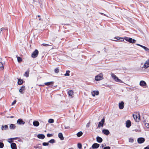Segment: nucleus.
<instances>
[{
    "mask_svg": "<svg viewBox=\"0 0 149 149\" xmlns=\"http://www.w3.org/2000/svg\"><path fill=\"white\" fill-rule=\"evenodd\" d=\"M119 108L120 109H122L124 108V102H121L119 104Z\"/></svg>",
    "mask_w": 149,
    "mask_h": 149,
    "instance_id": "18",
    "label": "nucleus"
},
{
    "mask_svg": "<svg viewBox=\"0 0 149 149\" xmlns=\"http://www.w3.org/2000/svg\"><path fill=\"white\" fill-rule=\"evenodd\" d=\"M55 72L56 73H58L59 72V70L58 68H56L55 69Z\"/></svg>",
    "mask_w": 149,
    "mask_h": 149,
    "instance_id": "40",
    "label": "nucleus"
},
{
    "mask_svg": "<svg viewBox=\"0 0 149 149\" xmlns=\"http://www.w3.org/2000/svg\"><path fill=\"white\" fill-rule=\"evenodd\" d=\"M104 122V118H103L102 119V120L100 121L99 122L97 128H100L101 127H102L103 126V125Z\"/></svg>",
    "mask_w": 149,
    "mask_h": 149,
    "instance_id": "5",
    "label": "nucleus"
},
{
    "mask_svg": "<svg viewBox=\"0 0 149 149\" xmlns=\"http://www.w3.org/2000/svg\"><path fill=\"white\" fill-rule=\"evenodd\" d=\"M147 61L149 62V58L147 60Z\"/></svg>",
    "mask_w": 149,
    "mask_h": 149,
    "instance_id": "56",
    "label": "nucleus"
},
{
    "mask_svg": "<svg viewBox=\"0 0 149 149\" xmlns=\"http://www.w3.org/2000/svg\"><path fill=\"white\" fill-rule=\"evenodd\" d=\"M73 92L72 91H69L68 92V94L69 96H72L73 95Z\"/></svg>",
    "mask_w": 149,
    "mask_h": 149,
    "instance_id": "30",
    "label": "nucleus"
},
{
    "mask_svg": "<svg viewBox=\"0 0 149 149\" xmlns=\"http://www.w3.org/2000/svg\"><path fill=\"white\" fill-rule=\"evenodd\" d=\"M11 148L12 149H17V146L15 143H13L11 144Z\"/></svg>",
    "mask_w": 149,
    "mask_h": 149,
    "instance_id": "14",
    "label": "nucleus"
},
{
    "mask_svg": "<svg viewBox=\"0 0 149 149\" xmlns=\"http://www.w3.org/2000/svg\"><path fill=\"white\" fill-rule=\"evenodd\" d=\"M38 17H40V15H38Z\"/></svg>",
    "mask_w": 149,
    "mask_h": 149,
    "instance_id": "58",
    "label": "nucleus"
},
{
    "mask_svg": "<svg viewBox=\"0 0 149 149\" xmlns=\"http://www.w3.org/2000/svg\"><path fill=\"white\" fill-rule=\"evenodd\" d=\"M125 39L127 41H128L129 42L134 43H135L136 42V40L132 39V38L126 37L125 38Z\"/></svg>",
    "mask_w": 149,
    "mask_h": 149,
    "instance_id": "4",
    "label": "nucleus"
},
{
    "mask_svg": "<svg viewBox=\"0 0 149 149\" xmlns=\"http://www.w3.org/2000/svg\"><path fill=\"white\" fill-rule=\"evenodd\" d=\"M126 126L127 127H129L131 125V122L130 120H127L126 121Z\"/></svg>",
    "mask_w": 149,
    "mask_h": 149,
    "instance_id": "15",
    "label": "nucleus"
},
{
    "mask_svg": "<svg viewBox=\"0 0 149 149\" xmlns=\"http://www.w3.org/2000/svg\"><path fill=\"white\" fill-rule=\"evenodd\" d=\"M42 45L43 46H49V45H49L47 44H45V43H43L42 44Z\"/></svg>",
    "mask_w": 149,
    "mask_h": 149,
    "instance_id": "43",
    "label": "nucleus"
},
{
    "mask_svg": "<svg viewBox=\"0 0 149 149\" xmlns=\"http://www.w3.org/2000/svg\"><path fill=\"white\" fill-rule=\"evenodd\" d=\"M70 128V127L69 126H67V127H65V129H68Z\"/></svg>",
    "mask_w": 149,
    "mask_h": 149,
    "instance_id": "47",
    "label": "nucleus"
},
{
    "mask_svg": "<svg viewBox=\"0 0 149 149\" xmlns=\"http://www.w3.org/2000/svg\"><path fill=\"white\" fill-rule=\"evenodd\" d=\"M102 132L106 135H108L110 133L109 131L107 129H104L102 130Z\"/></svg>",
    "mask_w": 149,
    "mask_h": 149,
    "instance_id": "11",
    "label": "nucleus"
},
{
    "mask_svg": "<svg viewBox=\"0 0 149 149\" xmlns=\"http://www.w3.org/2000/svg\"><path fill=\"white\" fill-rule=\"evenodd\" d=\"M47 136L48 137H50L53 136V135L52 134H47Z\"/></svg>",
    "mask_w": 149,
    "mask_h": 149,
    "instance_id": "42",
    "label": "nucleus"
},
{
    "mask_svg": "<svg viewBox=\"0 0 149 149\" xmlns=\"http://www.w3.org/2000/svg\"><path fill=\"white\" fill-rule=\"evenodd\" d=\"M141 47H142V48H143L144 47V46L141 45L140 46Z\"/></svg>",
    "mask_w": 149,
    "mask_h": 149,
    "instance_id": "52",
    "label": "nucleus"
},
{
    "mask_svg": "<svg viewBox=\"0 0 149 149\" xmlns=\"http://www.w3.org/2000/svg\"><path fill=\"white\" fill-rule=\"evenodd\" d=\"M29 70L28 69L26 71L24 74V76L26 77H29Z\"/></svg>",
    "mask_w": 149,
    "mask_h": 149,
    "instance_id": "24",
    "label": "nucleus"
},
{
    "mask_svg": "<svg viewBox=\"0 0 149 149\" xmlns=\"http://www.w3.org/2000/svg\"><path fill=\"white\" fill-rule=\"evenodd\" d=\"M90 122H89L86 125V127H89V126H90Z\"/></svg>",
    "mask_w": 149,
    "mask_h": 149,
    "instance_id": "46",
    "label": "nucleus"
},
{
    "mask_svg": "<svg viewBox=\"0 0 149 149\" xmlns=\"http://www.w3.org/2000/svg\"><path fill=\"white\" fill-rule=\"evenodd\" d=\"M129 141L130 142L133 143L134 141V140L133 139L130 138L129 139Z\"/></svg>",
    "mask_w": 149,
    "mask_h": 149,
    "instance_id": "38",
    "label": "nucleus"
},
{
    "mask_svg": "<svg viewBox=\"0 0 149 149\" xmlns=\"http://www.w3.org/2000/svg\"><path fill=\"white\" fill-rule=\"evenodd\" d=\"M91 94L93 96L95 97V95H98L99 92L98 91H93L91 92Z\"/></svg>",
    "mask_w": 149,
    "mask_h": 149,
    "instance_id": "10",
    "label": "nucleus"
},
{
    "mask_svg": "<svg viewBox=\"0 0 149 149\" xmlns=\"http://www.w3.org/2000/svg\"><path fill=\"white\" fill-rule=\"evenodd\" d=\"M102 147H103L104 146L103 145V144H102Z\"/></svg>",
    "mask_w": 149,
    "mask_h": 149,
    "instance_id": "60",
    "label": "nucleus"
},
{
    "mask_svg": "<svg viewBox=\"0 0 149 149\" xmlns=\"http://www.w3.org/2000/svg\"><path fill=\"white\" fill-rule=\"evenodd\" d=\"M58 136L61 140H64V138L63 136V134L61 133H59L58 134Z\"/></svg>",
    "mask_w": 149,
    "mask_h": 149,
    "instance_id": "20",
    "label": "nucleus"
},
{
    "mask_svg": "<svg viewBox=\"0 0 149 149\" xmlns=\"http://www.w3.org/2000/svg\"><path fill=\"white\" fill-rule=\"evenodd\" d=\"M54 120L52 119H50L48 120V122L49 123H53L54 122Z\"/></svg>",
    "mask_w": 149,
    "mask_h": 149,
    "instance_id": "31",
    "label": "nucleus"
},
{
    "mask_svg": "<svg viewBox=\"0 0 149 149\" xmlns=\"http://www.w3.org/2000/svg\"><path fill=\"white\" fill-rule=\"evenodd\" d=\"M139 84L140 86H146V82L143 81H141Z\"/></svg>",
    "mask_w": 149,
    "mask_h": 149,
    "instance_id": "19",
    "label": "nucleus"
},
{
    "mask_svg": "<svg viewBox=\"0 0 149 149\" xmlns=\"http://www.w3.org/2000/svg\"><path fill=\"white\" fill-rule=\"evenodd\" d=\"M42 145L43 146H48L49 145L48 143L44 142L42 143Z\"/></svg>",
    "mask_w": 149,
    "mask_h": 149,
    "instance_id": "39",
    "label": "nucleus"
},
{
    "mask_svg": "<svg viewBox=\"0 0 149 149\" xmlns=\"http://www.w3.org/2000/svg\"><path fill=\"white\" fill-rule=\"evenodd\" d=\"M141 47H142V48H143L144 47V46L141 45L140 46Z\"/></svg>",
    "mask_w": 149,
    "mask_h": 149,
    "instance_id": "51",
    "label": "nucleus"
},
{
    "mask_svg": "<svg viewBox=\"0 0 149 149\" xmlns=\"http://www.w3.org/2000/svg\"><path fill=\"white\" fill-rule=\"evenodd\" d=\"M25 90V86H22L21 87V88L19 90V92L21 94H23L24 92L23 91Z\"/></svg>",
    "mask_w": 149,
    "mask_h": 149,
    "instance_id": "16",
    "label": "nucleus"
},
{
    "mask_svg": "<svg viewBox=\"0 0 149 149\" xmlns=\"http://www.w3.org/2000/svg\"><path fill=\"white\" fill-rule=\"evenodd\" d=\"M149 67V62L146 61L144 64L143 67L145 69H146Z\"/></svg>",
    "mask_w": 149,
    "mask_h": 149,
    "instance_id": "9",
    "label": "nucleus"
},
{
    "mask_svg": "<svg viewBox=\"0 0 149 149\" xmlns=\"http://www.w3.org/2000/svg\"><path fill=\"white\" fill-rule=\"evenodd\" d=\"M111 76L113 79L116 82H118L123 83V82L120 79H119L118 77L116 76L113 73H111Z\"/></svg>",
    "mask_w": 149,
    "mask_h": 149,
    "instance_id": "1",
    "label": "nucleus"
},
{
    "mask_svg": "<svg viewBox=\"0 0 149 149\" xmlns=\"http://www.w3.org/2000/svg\"><path fill=\"white\" fill-rule=\"evenodd\" d=\"M35 1H35V0H33V3H34Z\"/></svg>",
    "mask_w": 149,
    "mask_h": 149,
    "instance_id": "57",
    "label": "nucleus"
},
{
    "mask_svg": "<svg viewBox=\"0 0 149 149\" xmlns=\"http://www.w3.org/2000/svg\"><path fill=\"white\" fill-rule=\"evenodd\" d=\"M8 129V126L7 125H2L1 127V130L2 131L7 130Z\"/></svg>",
    "mask_w": 149,
    "mask_h": 149,
    "instance_id": "17",
    "label": "nucleus"
},
{
    "mask_svg": "<svg viewBox=\"0 0 149 149\" xmlns=\"http://www.w3.org/2000/svg\"><path fill=\"white\" fill-rule=\"evenodd\" d=\"M49 142L52 143H53L55 142V141L54 139H52L49 141Z\"/></svg>",
    "mask_w": 149,
    "mask_h": 149,
    "instance_id": "33",
    "label": "nucleus"
},
{
    "mask_svg": "<svg viewBox=\"0 0 149 149\" xmlns=\"http://www.w3.org/2000/svg\"><path fill=\"white\" fill-rule=\"evenodd\" d=\"M0 68L2 70L3 69V65L1 62H0Z\"/></svg>",
    "mask_w": 149,
    "mask_h": 149,
    "instance_id": "34",
    "label": "nucleus"
},
{
    "mask_svg": "<svg viewBox=\"0 0 149 149\" xmlns=\"http://www.w3.org/2000/svg\"><path fill=\"white\" fill-rule=\"evenodd\" d=\"M16 102V100H15L13 101V102L12 103V105H13L15 104Z\"/></svg>",
    "mask_w": 149,
    "mask_h": 149,
    "instance_id": "45",
    "label": "nucleus"
},
{
    "mask_svg": "<svg viewBox=\"0 0 149 149\" xmlns=\"http://www.w3.org/2000/svg\"><path fill=\"white\" fill-rule=\"evenodd\" d=\"M8 29L7 28H2L0 29V34L1 33L2 31H3L4 30H7Z\"/></svg>",
    "mask_w": 149,
    "mask_h": 149,
    "instance_id": "27",
    "label": "nucleus"
},
{
    "mask_svg": "<svg viewBox=\"0 0 149 149\" xmlns=\"http://www.w3.org/2000/svg\"><path fill=\"white\" fill-rule=\"evenodd\" d=\"M97 141L98 143H101L102 141V139L99 136H97Z\"/></svg>",
    "mask_w": 149,
    "mask_h": 149,
    "instance_id": "23",
    "label": "nucleus"
},
{
    "mask_svg": "<svg viewBox=\"0 0 149 149\" xmlns=\"http://www.w3.org/2000/svg\"><path fill=\"white\" fill-rule=\"evenodd\" d=\"M16 127V126L13 124H11L9 126L10 128L11 129H14Z\"/></svg>",
    "mask_w": 149,
    "mask_h": 149,
    "instance_id": "25",
    "label": "nucleus"
},
{
    "mask_svg": "<svg viewBox=\"0 0 149 149\" xmlns=\"http://www.w3.org/2000/svg\"><path fill=\"white\" fill-rule=\"evenodd\" d=\"M117 39L118 40H119V39H120V38L119 37H117Z\"/></svg>",
    "mask_w": 149,
    "mask_h": 149,
    "instance_id": "53",
    "label": "nucleus"
},
{
    "mask_svg": "<svg viewBox=\"0 0 149 149\" xmlns=\"http://www.w3.org/2000/svg\"><path fill=\"white\" fill-rule=\"evenodd\" d=\"M70 71L69 70L66 71V73L64 74V76H69L70 75Z\"/></svg>",
    "mask_w": 149,
    "mask_h": 149,
    "instance_id": "28",
    "label": "nucleus"
},
{
    "mask_svg": "<svg viewBox=\"0 0 149 149\" xmlns=\"http://www.w3.org/2000/svg\"><path fill=\"white\" fill-rule=\"evenodd\" d=\"M146 126L148 127V128H149V123H148L147 124V126Z\"/></svg>",
    "mask_w": 149,
    "mask_h": 149,
    "instance_id": "50",
    "label": "nucleus"
},
{
    "mask_svg": "<svg viewBox=\"0 0 149 149\" xmlns=\"http://www.w3.org/2000/svg\"><path fill=\"white\" fill-rule=\"evenodd\" d=\"M54 82L51 81L49 82H47L45 83V84L46 86H49V85H52V86L54 84Z\"/></svg>",
    "mask_w": 149,
    "mask_h": 149,
    "instance_id": "22",
    "label": "nucleus"
},
{
    "mask_svg": "<svg viewBox=\"0 0 149 149\" xmlns=\"http://www.w3.org/2000/svg\"><path fill=\"white\" fill-rule=\"evenodd\" d=\"M41 18H39V20H41Z\"/></svg>",
    "mask_w": 149,
    "mask_h": 149,
    "instance_id": "61",
    "label": "nucleus"
},
{
    "mask_svg": "<svg viewBox=\"0 0 149 149\" xmlns=\"http://www.w3.org/2000/svg\"><path fill=\"white\" fill-rule=\"evenodd\" d=\"M83 134V133L81 132H79L77 134V135L78 137H80Z\"/></svg>",
    "mask_w": 149,
    "mask_h": 149,
    "instance_id": "29",
    "label": "nucleus"
},
{
    "mask_svg": "<svg viewBox=\"0 0 149 149\" xmlns=\"http://www.w3.org/2000/svg\"><path fill=\"white\" fill-rule=\"evenodd\" d=\"M146 51H147L148 52H149V49L148 48H147V47H144L143 48Z\"/></svg>",
    "mask_w": 149,
    "mask_h": 149,
    "instance_id": "41",
    "label": "nucleus"
},
{
    "mask_svg": "<svg viewBox=\"0 0 149 149\" xmlns=\"http://www.w3.org/2000/svg\"><path fill=\"white\" fill-rule=\"evenodd\" d=\"M133 116L136 122H139L140 121V118L139 113L137 115L133 114Z\"/></svg>",
    "mask_w": 149,
    "mask_h": 149,
    "instance_id": "2",
    "label": "nucleus"
},
{
    "mask_svg": "<svg viewBox=\"0 0 149 149\" xmlns=\"http://www.w3.org/2000/svg\"><path fill=\"white\" fill-rule=\"evenodd\" d=\"M25 122L23 121L21 118L18 119L17 122V123L19 125H23L25 124Z\"/></svg>",
    "mask_w": 149,
    "mask_h": 149,
    "instance_id": "7",
    "label": "nucleus"
},
{
    "mask_svg": "<svg viewBox=\"0 0 149 149\" xmlns=\"http://www.w3.org/2000/svg\"><path fill=\"white\" fill-rule=\"evenodd\" d=\"M38 54V51L37 49H36L35 51L33 52L32 55L31 56L33 58L36 57Z\"/></svg>",
    "mask_w": 149,
    "mask_h": 149,
    "instance_id": "6",
    "label": "nucleus"
},
{
    "mask_svg": "<svg viewBox=\"0 0 149 149\" xmlns=\"http://www.w3.org/2000/svg\"><path fill=\"white\" fill-rule=\"evenodd\" d=\"M145 139L142 137L139 138L137 139V141L139 143H143L145 141Z\"/></svg>",
    "mask_w": 149,
    "mask_h": 149,
    "instance_id": "8",
    "label": "nucleus"
},
{
    "mask_svg": "<svg viewBox=\"0 0 149 149\" xmlns=\"http://www.w3.org/2000/svg\"><path fill=\"white\" fill-rule=\"evenodd\" d=\"M99 144L97 143H94L92 146V147L93 149L97 148L99 146Z\"/></svg>",
    "mask_w": 149,
    "mask_h": 149,
    "instance_id": "12",
    "label": "nucleus"
},
{
    "mask_svg": "<svg viewBox=\"0 0 149 149\" xmlns=\"http://www.w3.org/2000/svg\"><path fill=\"white\" fill-rule=\"evenodd\" d=\"M100 13V14L101 15H104V16H106V15L105 14H104V13Z\"/></svg>",
    "mask_w": 149,
    "mask_h": 149,
    "instance_id": "49",
    "label": "nucleus"
},
{
    "mask_svg": "<svg viewBox=\"0 0 149 149\" xmlns=\"http://www.w3.org/2000/svg\"><path fill=\"white\" fill-rule=\"evenodd\" d=\"M33 125L37 127L39 125V123L38 121H35L33 122Z\"/></svg>",
    "mask_w": 149,
    "mask_h": 149,
    "instance_id": "21",
    "label": "nucleus"
},
{
    "mask_svg": "<svg viewBox=\"0 0 149 149\" xmlns=\"http://www.w3.org/2000/svg\"><path fill=\"white\" fill-rule=\"evenodd\" d=\"M13 139H15V138H10V139H9V140L8 141L9 143H11L13 142Z\"/></svg>",
    "mask_w": 149,
    "mask_h": 149,
    "instance_id": "32",
    "label": "nucleus"
},
{
    "mask_svg": "<svg viewBox=\"0 0 149 149\" xmlns=\"http://www.w3.org/2000/svg\"><path fill=\"white\" fill-rule=\"evenodd\" d=\"M111 148L109 146H107L104 147L103 149H110Z\"/></svg>",
    "mask_w": 149,
    "mask_h": 149,
    "instance_id": "44",
    "label": "nucleus"
},
{
    "mask_svg": "<svg viewBox=\"0 0 149 149\" xmlns=\"http://www.w3.org/2000/svg\"><path fill=\"white\" fill-rule=\"evenodd\" d=\"M144 149H149V147L147 146L145 148H144Z\"/></svg>",
    "mask_w": 149,
    "mask_h": 149,
    "instance_id": "48",
    "label": "nucleus"
},
{
    "mask_svg": "<svg viewBox=\"0 0 149 149\" xmlns=\"http://www.w3.org/2000/svg\"><path fill=\"white\" fill-rule=\"evenodd\" d=\"M68 149H74L73 148H69Z\"/></svg>",
    "mask_w": 149,
    "mask_h": 149,
    "instance_id": "59",
    "label": "nucleus"
},
{
    "mask_svg": "<svg viewBox=\"0 0 149 149\" xmlns=\"http://www.w3.org/2000/svg\"><path fill=\"white\" fill-rule=\"evenodd\" d=\"M103 79V74L101 73L96 76L95 78V80L97 81Z\"/></svg>",
    "mask_w": 149,
    "mask_h": 149,
    "instance_id": "3",
    "label": "nucleus"
},
{
    "mask_svg": "<svg viewBox=\"0 0 149 149\" xmlns=\"http://www.w3.org/2000/svg\"><path fill=\"white\" fill-rule=\"evenodd\" d=\"M4 146V144L2 142H0V148H2Z\"/></svg>",
    "mask_w": 149,
    "mask_h": 149,
    "instance_id": "37",
    "label": "nucleus"
},
{
    "mask_svg": "<svg viewBox=\"0 0 149 149\" xmlns=\"http://www.w3.org/2000/svg\"><path fill=\"white\" fill-rule=\"evenodd\" d=\"M77 146H78V147L79 149H81V148H82V145L81 143H78V144Z\"/></svg>",
    "mask_w": 149,
    "mask_h": 149,
    "instance_id": "36",
    "label": "nucleus"
},
{
    "mask_svg": "<svg viewBox=\"0 0 149 149\" xmlns=\"http://www.w3.org/2000/svg\"><path fill=\"white\" fill-rule=\"evenodd\" d=\"M17 61L19 62H20L22 61V60L21 57H17Z\"/></svg>",
    "mask_w": 149,
    "mask_h": 149,
    "instance_id": "35",
    "label": "nucleus"
},
{
    "mask_svg": "<svg viewBox=\"0 0 149 149\" xmlns=\"http://www.w3.org/2000/svg\"><path fill=\"white\" fill-rule=\"evenodd\" d=\"M14 116H10V118H14Z\"/></svg>",
    "mask_w": 149,
    "mask_h": 149,
    "instance_id": "54",
    "label": "nucleus"
},
{
    "mask_svg": "<svg viewBox=\"0 0 149 149\" xmlns=\"http://www.w3.org/2000/svg\"><path fill=\"white\" fill-rule=\"evenodd\" d=\"M37 137L39 139H42L45 138V136L43 134H38L37 135Z\"/></svg>",
    "mask_w": 149,
    "mask_h": 149,
    "instance_id": "13",
    "label": "nucleus"
},
{
    "mask_svg": "<svg viewBox=\"0 0 149 149\" xmlns=\"http://www.w3.org/2000/svg\"><path fill=\"white\" fill-rule=\"evenodd\" d=\"M17 83L19 85H21L23 83V80L22 79H18Z\"/></svg>",
    "mask_w": 149,
    "mask_h": 149,
    "instance_id": "26",
    "label": "nucleus"
},
{
    "mask_svg": "<svg viewBox=\"0 0 149 149\" xmlns=\"http://www.w3.org/2000/svg\"><path fill=\"white\" fill-rule=\"evenodd\" d=\"M136 45H138V46H140V45H141L139 44H136Z\"/></svg>",
    "mask_w": 149,
    "mask_h": 149,
    "instance_id": "55",
    "label": "nucleus"
}]
</instances>
